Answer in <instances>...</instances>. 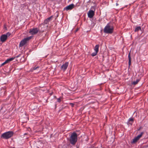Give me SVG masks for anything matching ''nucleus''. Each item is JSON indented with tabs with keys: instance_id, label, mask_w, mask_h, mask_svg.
<instances>
[{
	"instance_id": "obj_23",
	"label": "nucleus",
	"mask_w": 148,
	"mask_h": 148,
	"mask_svg": "<svg viewBox=\"0 0 148 148\" xmlns=\"http://www.w3.org/2000/svg\"><path fill=\"white\" fill-rule=\"evenodd\" d=\"M118 5H119V4H118L117 3H116V6H117Z\"/></svg>"
},
{
	"instance_id": "obj_22",
	"label": "nucleus",
	"mask_w": 148,
	"mask_h": 148,
	"mask_svg": "<svg viewBox=\"0 0 148 148\" xmlns=\"http://www.w3.org/2000/svg\"><path fill=\"white\" fill-rule=\"evenodd\" d=\"M70 105L72 106V107L73 106L74 104L73 103H70Z\"/></svg>"
},
{
	"instance_id": "obj_1",
	"label": "nucleus",
	"mask_w": 148,
	"mask_h": 148,
	"mask_svg": "<svg viewBox=\"0 0 148 148\" xmlns=\"http://www.w3.org/2000/svg\"><path fill=\"white\" fill-rule=\"evenodd\" d=\"M114 29L113 26L108 23L104 28L103 32L105 33L111 34L113 33Z\"/></svg>"
},
{
	"instance_id": "obj_5",
	"label": "nucleus",
	"mask_w": 148,
	"mask_h": 148,
	"mask_svg": "<svg viewBox=\"0 0 148 148\" xmlns=\"http://www.w3.org/2000/svg\"><path fill=\"white\" fill-rule=\"evenodd\" d=\"M11 35L10 32H7L6 34L2 35L0 37V40L2 42H4L7 39L8 36H9Z\"/></svg>"
},
{
	"instance_id": "obj_10",
	"label": "nucleus",
	"mask_w": 148,
	"mask_h": 148,
	"mask_svg": "<svg viewBox=\"0 0 148 148\" xmlns=\"http://www.w3.org/2000/svg\"><path fill=\"white\" fill-rule=\"evenodd\" d=\"M69 65V62H66L64 64H63L61 67V69L64 71H66Z\"/></svg>"
},
{
	"instance_id": "obj_7",
	"label": "nucleus",
	"mask_w": 148,
	"mask_h": 148,
	"mask_svg": "<svg viewBox=\"0 0 148 148\" xmlns=\"http://www.w3.org/2000/svg\"><path fill=\"white\" fill-rule=\"evenodd\" d=\"M39 29L37 28H33L32 29H30L29 32L30 34L34 35L36 34L38 32Z\"/></svg>"
},
{
	"instance_id": "obj_12",
	"label": "nucleus",
	"mask_w": 148,
	"mask_h": 148,
	"mask_svg": "<svg viewBox=\"0 0 148 148\" xmlns=\"http://www.w3.org/2000/svg\"><path fill=\"white\" fill-rule=\"evenodd\" d=\"M15 57L14 58H8L7 59L5 62H4L3 63H2L1 64V66H3L4 64H6L10 62L13 60L14 59Z\"/></svg>"
},
{
	"instance_id": "obj_13",
	"label": "nucleus",
	"mask_w": 148,
	"mask_h": 148,
	"mask_svg": "<svg viewBox=\"0 0 148 148\" xmlns=\"http://www.w3.org/2000/svg\"><path fill=\"white\" fill-rule=\"evenodd\" d=\"M134 118H129L127 122V124L128 125H132L134 122Z\"/></svg>"
},
{
	"instance_id": "obj_20",
	"label": "nucleus",
	"mask_w": 148,
	"mask_h": 148,
	"mask_svg": "<svg viewBox=\"0 0 148 148\" xmlns=\"http://www.w3.org/2000/svg\"><path fill=\"white\" fill-rule=\"evenodd\" d=\"M57 101L58 102L60 103L61 101V100L60 98L57 99Z\"/></svg>"
},
{
	"instance_id": "obj_9",
	"label": "nucleus",
	"mask_w": 148,
	"mask_h": 148,
	"mask_svg": "<svg viewBox=\"0 0 148 148\" xmlns=\"http://www.w3.org/2000/svg\"><path fill=\"white\" fill-rule=\"evenodd\" d=\"M75 5L73 3L69 5L66 7L64 8V10L68 11L69 10H71L74 8Z\"/></svg>"
},
{
	"instance_id": "obj_21",
	"label": "nucleus",
	"mask_w": 148,
	"mask_h": 148,
	"mask_svg": "<svg viewBox=\"0 0 148 148\" xmlns=\"http://www.w3.org/2000/svg\"><path fill=\"white\" fill-rule=\"evenodd\" d=\"M20 55H21V54H19V55H18V56H16V58H18L20 56Z\"/></svg>"
},
{
	"instance_id": "obj_11",
	"label": "nucleus",
	"mask_w": 148,
	"mask_h": 148,
	"mask_svg": "<svg viewBox=\"0 0 148 148\" xmlns=\"http://www.w3.org/2000/svg\"><path fill=\"white\" fill-rule=\"evenodd\" d=\"M52 17V16H51L46 19H45L42 24H43L44 25L48 24L50 21L51 20V18Z\"/></svg>"
},
{
	"instance_id": "obj_26",
	"label": "nucleus",
	"mask_w": 148,
	"mask_h": 148,
	"mask_svg": "<svg viewBox=\"0 0 148 148\" xmlns=\"http://www.w3.org/2000/svg\"><path fill=\"white\" fill-rule=\"evenodd\" d=\"M77 29L76 30V31H77Z\"/></svg>"
},
{
	"instance_id": "obj_15",
	"label": "nucleus",
	"mask_w": 148,
	"mask_h": 148,
	"mask_svg": "<svg viewBox=\"0 0 148 148\" xmlns=\"http://www.w3.org/2000/svg\"><path fill=\"white\" fill-rule=\"evenodd\" d=\"M130 51L129 53L128 54V58L129 59V61H128V64H129V66L130 67L131 64V57H130Z\"/></svg>"
},
{
	"instance_id": "obj_3",
	"label": "nucleus",
	"mask_w": 148,
	"mask_h": 148,
	"mask_svg": "<svg viewBox=\"0 0 148 148\" xmlns=\"http://www.w3.org/2000/svg\"><path fill=\"white\" fill-rule=\"evenodd\" d=\"M13 134L14 133L12 131L6 132L2 134L1 138L5 139H8L12 137Z\"/></svg>"
},
{
	"instance_id": "obj_8",
	"label": "nucleus",
	"mask_w": 148,
	"mask_h": 148,
	"mask_svg": "<svg viewBox=\"0 0 148 148\" xmlns=\"http://www.w3.org/2000/svg\"><path fill=\"white\" fill-rule=\"evenodd\" d=\"M143 134L144 132H141L140 134L138 135L136 137H135L133 139L132 142L133 143H135L141 137Z\"/></svg>"
},
{
	"instance_id": "obj_2",
	"label": "nucleus",
	"mask_w": 148,
	"mask_h": 148,
	"mask_svg": "<svg viewBox=\"0 0 148 148\" xmlns=\"http://www.w3.org/2000/svg\"><path fill=\"white\" fill-rule=\"evenodd\" d=\"M77 134L75 132H73L71 134L69 139L71 144L73 145H74L75 144L77 141Z\"/></svg>"
},
{
	"instance_id": "obj_25",
	"label": "nucleus",
	"mask_w": 148,
	"mask_h": 148,
	"mask_svg": "<svg viewBox=\"0 0 148 148\" xmlns=\"http://www.w3.org/2000/svg\"><path fill=\"white\" fill-rule=\"evenodd\" d=\"M47 26V27H48V25H47V26Z\"/></svg>"
},
{
	"instance_id": "obj_16",
	"label": "nucleus",
	"mask_w": 148,
	"mask_h": 148,
	"mask_svg": "<svg viewBox=\"0 0 148 148\" xmlns=\"http://www.w3.org/2000/svg\"><path fill=\"white\" fill-rule=\"evenodd\" d=\"M141 30V27L140 26L137 27L134 30L135 32H138L139 30Z\"/></svg>"
},
{
	"instance_id": "obj_6",
	"label": "nucleus",
	"mask_w": 148,
	"mask_h": 148,
	"mask_svg": "<svg viewBox=\"0 0 148 148\" xmlns=\"http://www.w3.org/2000/svg\"><path fill=\"white\" fill-rule=\"evenodd\" d=\"M32 38V36H29L24 38L22 40L20 43L19 47H22L27 42L30 40Z\"/></svg>"
},
{
	"instance_id": "obj_4",
	"label": "nucleus",
	"mask_w": 148,
	"mask_h": 148,
	"mask_svg": "<svg viewBox=\"0 0 148 148\" xmlns=\"http://www.w3.org/2000/svg\"><path fill=\"white\" fill-rule=\"evenodd\" d=\"M92 10H90L88 13V17L90 18H92L95 15V7L92 6L91 8Z\"/></svg>"
},
{
	"instance_id": "obj_14",
	"label": "nucleus",
	"mask_w": 148,
	"mask_h": 148,
	"mask_svg": "<svg viewBox=\"0 0 148 148\" xmlns=\"http://www.w3.org/2000/svg\"><path fill=\"white\" fill-rule=\"evenodd\" d=\"M99 45H97L95 46L94 48V50L96 52H99Z\"/></svg>"
},
{
	"instance_id": "obj_18",
	"label": "nucleus",
	"mask_w": 148,
	"mask_h": 148,
	"mask_svg": "<svg viewBox=\"0 0 148 148\" xmlns=\"http://www.w3.org/2000/svg\"><path fill=\"white\" fill-rule=\"evenodd\" d=\"M98 52H96L95 51V52L92 53L91 54V55L92 56L94 57L96 56Z\"/></svg>"
},
{
	"instance_id": "obj_17",
	"label": "nucleus",
	"mask_w": 148,
	"mask_h": 148,
	"mask_svg": "<svg viewBox=\"0 0 148 148\" xmlns=\"http://www.w3.org/2000/svg\"><path fill=\"white\" fill-rule=\"evenodd\" d=\"M140 81V79H137L136 80V81H134L132 83V84H133L134 85H136Z\"/></svg>"
},
{
	"instance_id": "obj_19",
	"label": "nucleus",
	"mask_w": 148,
	"mask_h": 148,
	"mask_svg": "<svg viewBox=\"0 0 148 148\" xmlns=\"http://www.w3.org/2000/svg\"><path fill=\"white\" fill-rule=\"evenodd\" d=\"M39 68V67L38 66L36 67H34L33 68V70H36V69H37L38 68Z\"/></svg>"
},
{
	"instance_id": "obj_24",
	"label": "nucleus",
	"mask_w": 148,
	"mask_h": 148,
	"mask_svg": "<svg viewBox=\"0 0 148 148\" xmlns=\"http://www.w3.org/2000/svg\"><path fill=\"white\" fill-rule=\"evenodd\" d=\"M148 147V145L145 146V147Z\"/></svg>"
}]
</instances>
